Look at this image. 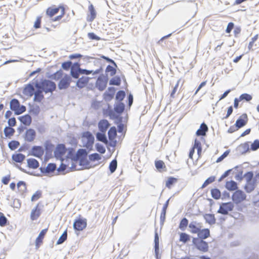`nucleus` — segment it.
I'll list each match as a JSON object with an SVG mask.
<instances>
[{
	"instance_id": "f257e3e1",
	"label": "nucleus",
	"mask_w": 259,
	"mask_h": 259,
	"mask_svg": "<svg viewBox=\"0 0 259 259\" xmlns=\"http://www.w3.org/2000/svg\"><path fill=\"white\" fill-rule=\"evenodd\" d=\"M36 89H40L42 92L46 94L52 93L56 89V83L48 79H43L40 82L36 81L34 84Z\"/></svg>"
},
{
	"instance_id": "f03ea898",
	"label": "nucleus",
	"mask_w": 259,
	"mask_h": 259,
	"mask_svg": "<svg viewBox=\"0 0 259 259\" xmlns=\"http://www.w3.org/2000/svg\"><path fill=\"white\" fill-rule=\"evenodd\" d=\"M10 107L11 110L14 111L15 115H20L24 113L26 108L24 105H21L18 100L13 99L10 103Z\"/></svg>"
},
{
	"instance_id": "7ed1b4c3",
	"label": "nucleus",
	"mask_w": 259,
	"mask_h": 259,
	"mask_svg": "<svg viewBox=\"0 0 259 259\" xmlns=\"http://www.w3.org/2000/svg\"><path fill=\"white\" fill-rule=\"evenodd\" d=\"M108 81V77L107 75L102 74L98 77L95 87L100 91H103L106 89Z\"/></svg>"
},
{
	"instance_id": "20e7f679",
	"label": "nucleus",
	"mask_w": 259,
	"mask_h": 259,
	"mask_svg": "<svg viewBox=\"0 0 259 259\" xmlns=\"http://www.w3.org/2000/svg\"><path fill=\"white\" fill-rule=\"evenodd\" d=\"M192 243L196 246L197 249L204 252L208 251V243L203 240L196 238H193Z\"/></svg>"
},
{
	"instance_id": "39448f33",
	"label": "nucleus",
	"mask_w": 259,
	"mask_h": 259,
	"mask_svg": "<svg viewBox=\"0 0 259 259\" xmlns=\"http://www.w3.org/2000/svg\"><path fill=\"white\" fill-rule=\"evenodd\" d=\"M71 77L68 74H65L59 81L58 87L59 90H66L70 86Z\"/></svg>"
},
{
	"instance_id": "423d86ee",
	"label": "nucleus",
	"mask_w": 259,
	"mask_h": 259,
	"mask_svg": "<svg viewBox=\"0 0 259 259\" xmlns=\"http://www.w3.org/2000/svg\"><path fill=\"white\" fill-rule=\"evenodd\" d=\"M82 138L87 140L84 146L88 149H92L95 141L93 134L89 131L84 132L82 134Z\"/></svg>"
},
{
	"instance_id": "0eeeda50",
	"label": "nucleus",
	"mask_w": 259,
	"mask_h": 259,
	"mask_svg": "<svg viewBox=\"0 0 259 259\" xmlns=\"http://www.w3.org/2000/svg\"><path fill=\"white\" fill-rule=\"evenodd\" d=\"M234 207L233 203L231 202L222 203L220 206L218 213H221L224 215H227L229 211H232Z\"/></svg>"
},
{
	"instance_id": "6e6552de",
	"label": "nucleus",
	"mask_w": 259,
	"mask_h": 259,
	"mask_svg": "<svg viewBox=\"0 0 259 259\" xmlns=\"http://www.w3.org/2000/svg\"><path fill=\"white\" fill-rule=\"evenodd\" d=\"M246 199L245 194L241 190H236L232 195V199L236 204H238Z\"/></svg>"
},
{
	"instance_id": "1a4fd4ad",
	"label": "nucleus",
	"mask_w": 259,
	"mask_h": 259,
	"mask_svg": "<svg viewBox=\"0 0 259 259\" xmlns=\"http://www.w3.org/2000/svg\"><path fill=\"white\" fill-rule=\"evenodd\" d=\"M87 225V223L86 219H79L75 220V221L73 223V226L75 230L80 231L83 230L84 228H85Z\"/></svg>"
},
{
	"instance_id": "9d476101",
	"label": "nucleus",
	"mask_w": 259,
	"mask_h": 259,
	"mask_svg": "<svg viewBox=\"0 0 259 259\" xmlns=\"http://www.w3.org/2000/svg\"><path fill=\"white\" fill-rule=\"evenodd\" d=\"M189 231L192 234H197L202 228L201 224L196 221H192L188 225Z\"/></svg>"
},
{
	"instance_id": "9b49d317",
	"label": "nucleus",
	"mask_w": 259,
	"mask_h": 259,
	"mask_svg": "<svg viewBox=\"0 0 259 259\" xmlns=\"http://www.w3.org/2000/svg\"><path fill=\"white\" fill-rule=\"evenodd\" d=\"M258 179H259V174H257L255 175V177L254 178V180H252V181H248L246 182V184L244 187V189L247 193H250L254 189L255 187V184Z\"/></svg>"
},
{
	"instance_id": "f8f14e48",
	"label": "nucleus",
	"mask_w": 259,
	"mask_h": 259,
	"mask_svg": "<svg viewBox=\"0 0 259 259\" xmlns=\"http://www.w3.org/2000/svg\"><path fill=\"white\" fill-rule=\"evenodd\" d=\"M117 135V130L115 126H112L110 127L109 130L108 132V135L109 140L111 141V143L110 144V146L112 147H115L116 144V141H114Z\"/></svg>"
},
{
	"instance_id": "ddd939ff",
	"label": "nucleus",
	"mask_w": 259,
	"mask_h": 259,
	"mask_svg": "<svg viewBox=\"0 0 259 259\" xmlns=\"http://www.w3.org/2000/svg\"><path fill=\"white\" fill-rule=\"evenodd\" d=\"M248 117L246 113L242 114L236 120L235 125L237 128H240L245 126L247 123Z\"/></svg>"
},
{
	"instance_id": "4468645a",
	"label": "nucleus",
	"mask_w": 259,
	"mask_h": 259,
	"mask_svg": "<svg viewBox=\"0 0 259 259\" xmlns=\"http://www.w3.org/2000/svg\"><path fill=\"white\" fill-rule=\"evenodd\" d=\"M88 152L84 149H79L76 153L72 157L71 160L73 162H77V160L80 158L87 157Z\"/></svg>"
},
{
	"instance_id": "2eb2a0df",
	"label": "nucleus",
	"mask_w": 259,
	"mask_h": 259,
	"mask_svg": "<svg viewBox=\"0 0 259 259\" xmlns=\"http://www.w3.org/2000/svg\"><path fill=\"white\" fill-rule=\"evenodd\" d=\"M44 153V150L41 146H34L32 147L30 154L37 158H40Z\"/></svg>"
},
{
	"instance_id": "dca6fc26",
	"label": "nucleus",
	"mask_w": 259,
	"mask_h": 259,
	"mask_svg": "<svg viewBox=\"0 0 259 259\" xmlns=\"http://www.w3.org/2000/svg\"><path fill=\"white\" fill-rule=\"evenodd\" d=\"M80 65L78 63H74L71 68L70 74L74 78H78L80 73Z\"/></svg>"
},
{
	"instance_id": "f3484780",
	"label": "nucleus",
	"mask_w": 259,
	"mask_h": 259,
	"mask_svg": "<svg viewBox=\"0 0 259 259\" xmlns=\"http://www.w3.org/2000/svg\"><path fill=\"white\" fill-rule=\"evenodd\" d=\"M36 137L35 131L32 128H29L26 131L25 135V140L28 142H32Z\"/></svg>"
},
{
	"instance_id": "a211bd4d",
	"label": "nucleus",
	"mask_w": 259,
	"mask_h": 259,
	"mask_svg": "<svg viewBox=\"0 0 259 259\" xmlns=\"http://www.w3.org/2000/svg\"><path fill=\"white\" fill-rule=\"evenodd\" d=\"M98 126L100 132H106L110 126V124L107 119H102L99 121Z\"/></svg>"
},
{
	"instance_id": "6ab92c4d",
	"label": "nucleus",
	"mask_w": 259,
	"mask_h": 259,
	"mask_svg": "<svg viewBox=\"0 0 259 259\" xmlns=\"http://www.w3.org/2000/svg\"><path fill=\"white\" fill-rule=\"evenodd\" d=\"M66 151V148L64 144H59L54 151L55 156L56 157H61L65 154Z\"/></svg>"
},
{
	"instance_id": "aec40b11",
	"label": "nucleus",
	"mask_w": 259,
	"mask_h": 259,
	"mask_svg": "<svg viewBox=\"0 0 259 259\" xmlns=\"http://www.w3.org/2000/svg\"><path fill=\"white\" fill-rule=\"evenodd\" d=\"M48 231V228L42 230L39 233L38 237L35 240V246L36 248H38L40 244L42 242V240Z\"/></svg>"
},
{
	"instance_id": "412c9836",
	"label": "nucleus",
	"mask_w": 259,
	"mask_h": 259,
	"mask_svg": "<svg viewBox=\"0 0 259 259\" xmlns=\"http://www.w3.org/2000/svg\"><path fill=\"white\" fill-rule=\"evenodd\" d=\"M90 78L87 76H82L77 80L76 85L79 89L84 88L89 82Z\"/></svg>"
},
{
	"instance_id": "4be33fe9",
	"label": "nucleus",
	"mask_w": 259,
	"mask_h": 259,
	"mask_svg": "<svg viewBox=\"0 0 259 259\" xmlns=\"http://www.w3.org/2000/svg\"><path fill=\"white\" fill-rule=\"evenodd\" d=\"M102 71H103V68L101 66L99 69L96 70L95 71L87 70L85 69H82V68H80V74L89 75V74L92 73L93 75H96V74H98L102 72Z\"/></svg>"
},
{
	"instance_id": "5701e85b",
	"label": "nucleus",
	"mask_w": 259,
	"mask_h": 259,
	"mask_svg": "<svg viewBox=\"0 0 259 259\" xmlns=\"http://www.w3.org/2000/svg\"><path fill=\"white\" fill-rule=\"evenodd\" d=\"M198 238L200 239H205L210 236V231L208 229H200L199 232L197 234Z\"/></svg>"
},
{
	"instance_id": "b1692460",
	"label": "nucleus",
	"mask_w": 259,
	"mask_h": 259,
	"mask_svg": "<svg viewBox=\"0 0 259 259\" xmlns=\"http://www.w3.org/2000/svg\"><path fill=\"white\" fill-rule=\"evenodd\" d=\"M34 93V89L33 84H28L24 89L23 93L27 96L31 97Z\"/></svg>"
},
{
	"instance_id": "393cba45",
	"label": "nucleus",
	"mask_w": 259,
	"mask_h": 259,
	"mask_svg": "<svg viewBox=\"0 0 259 259\" xmlns=\"http://www.w3.org/2000/svg\"><path fill=\"white\" fill-rule=\"evenodd\" d=\"M208 131L207 125L203 122L201 124L200 128L196 131V135L197 136H204Z\"/></svg>"
},
{
	"instance_id": "a878e982",
	"label": "nucleus",
	"mask_w": 259,
	"mask_h": 259,
	"mask_svg": "<svg viewBox=\"0 0 259 259\" xmlns=\"http://www.w3.org/2000/svg\"><path fill=\"white\" fill-rule=\"evenodd\" d=\"M89 13L88 21L92 22L96 16V12L94 9V6L92 4H90L89 6Z\"/></svg>"
},
{
	"instance_id": "bb28decb",
	"label": "nucleus",
	"mask_w": 259,
	"mask_h": 259,
	"mask_svg": "<svg viewBox=\"0 0 259 259\" xmlns=\"http://www.w3.org/2000/svg\"><path fill=\"white\" fill-rule=\"evenodd\" d=\"M225 187L230 191L236 190L238 188L237 183L233 180L227 181L225 184Z\"/></svg>"
},
{
	"instance_id": "cd10ccee",
	"label": "nucleus",
	"mask_w": 259,
	"mask_h": 259,
	"mask_svg": "<svg viewBox=\"0 0 259 259\" xmlns=\"http://www.w3.org/2000/svg\"><path fill=\"white\" fill-rule=\"evenodd\" d=\"M236 150L241 154H245L249 150V144L247 143L241 144L237 147Z\"/></svg>"
},
{
	"instance_id": "c85d7f7f",
	"label": "nucleus",
	"mask_w": 259,
	"mask_h": 259,
	"mask_svg": "<svg viewBox=\"0 0 259 259\" xmlns=\"http://www.w3.org/2000/svg\"><path fill=\"white\" fill-rule=\"evenodd\" d=\"M40 214V208H39V205L37 204L34 209H33L31 212V219L33 221L36 220Z\"/></svg>"
},
{
	"instance_id": "c756f323",
	"label": "nucleus",
	"mask_w": 259,
	"mask_h": 259,
	"mask_svg": "<svg viewBox=\"0 0 259 259\" xmlns=\"http://www.w3.org/2000/svg\"><path fill=\"white\" fill-rule=\"evenodd\" d=\"M18 119L25 125H29L32 121L31 117L29 114L20 116L18 117Z\"/></svg>"
},
{
	"instance_id": "7c9ffc66",
	"label": "nucleus",
	"mask_w": 259,
	"mask_h": 259,
	"mask_svg": "<svg viewBox=\"0 0 259 259\" xmlns=\"http://www.w3.org/2000/svg\"><path fill=\"white\" fill-rule=\"evenodd\" d=\"M42 92L40 89H36V91L34 93L33 100L35 102H40L44 98V96L42 94Z\"/></svg>"
},
{
	"instance_id": "2f4dec72",
	"label": "nucleus",
	"mask_w": 259,
	"mask_h": 259,
	"mask_svg": "<svg viewBox=\"0 0 259 259\" xmlns=\"http://www.w3.org/2000/svg\"><path fill=\"white\" fill-rule=\"evenodd\" d=\"M125 105L122 102H118L114 105V110L115 113L121 114L124 110Z\"/></svg>"
},
{
	"instance_id": "473e14b6",
	"label": "nucleus",
	"mask_w": 259,
	"mask_h": 259,
	"mask_svg": "<svg viewBox=\"0 0 259 259\" xmlns=\"http://www.w3.org/2000/svg\"><path fill=\"white\" fill-rule=\"evenodd\" d=\"M96 137L98 141L102 142L105 144L108 142L106 132H97L96 134Z\"/></svg>"
},
{
	"instance_id": "72a5a7b5",
	"label": "nucleus",
	"mask_w": 259,
	"mask_h": 259,
	"mask_svg": "<svg viewBox=\"0 0 259 259\" xmlns=\"http://www.w3.org/2000/svg\"><path fill=\"white\" fill-rule=\"evenodd\" d=\"M27 161L28 166L29 168L36 169L39 167V162L36 159L34 158H29Z\"/></svg>"
},
{
	"instance_id": "f704fd0d",
	"label": "nucleus",
	"mask_w": 259,
	"mask_h": 259,
	"mask_svg": "<svg viewBox=\"0 0 259 259\" xmlns=\"http://www.w3.org/2000/svg\"><path fill=\"white\" fill-rule=\"evenodd\" d=\"M154 250L155 256L157 259L158 258V253H159V237L157 232L155 233L154 236Z\"/></svg>"
},
{
	"instance_id": "c9c22d12",
	"label": "nucleus",
	"mask_w": 259,
	"mask_h": 259,
	"mask_svg": "<svg viewBox=\"0 0 259 259\" xmlns=\"http://www.w3.org/2000/svg\"><path fill=\"white\" fill-rule=\"evenodd\" d=\"M62 6L55 8H49L47 10V14L50 17H52L58 13L60 9L62 10Z\"/></svg>"
},
{
	"instance_id": "e433bc0d",
	"label": "nucleus",
	"mask_w": 259,
	"mask_h": 259,
	"mask_svg": "<svg viewBox=\"0 0 259 259\" xmlns=\"http://www.w3.org/2000/svg\"><path fill=\"white\" fill-rule=\"evenodd\" d=\"M12 158L14 161L18 163H21L24 160L25 156L22 153H17L13 154Z\"/></svg>"
},
{
	"instance_id": "4c0bfd02",
	"label": "nucleus",
	"mask_w": 259,
	"mask_h": 259,
	"mask_svg": "<svg viewBox=\"0 0 259 259\" xmlns=\"http://www.w3.org/2000/svg\"><path fill=\"white\" fill-rule=\"evenodd\" d=\"M4 132L6 137L10 138L14 134L15 130L11 126H6L4 130Z\"/></svg>"
},
{
	"instance_id": "58836bf2",
	"label": "nucleus",
	"mask_w": 259,
	"mask_h": 259,
	"mask_svg": "<svg viewBox=\"0 0 259 259\" xmlns=\"http://www.w3.org/2000/svg\"><path fill=\"white\" fill-rule=\"evenodd\" d=\"M204 218L206 222L210 225H213L215 223V219L213 214H206Z\"/></svg>"
},
{
	"instance_id": "ea45409f",
	"label": "nucleus",
	"mask_w": 259,
	"mask_h": 259,
	"mask_svg": "<svg viewBox=\"0 0 259 259\" xmlns=\"http://www.w3.org/2000/svg\"><path fill=\"white\" fill-rule=\"evenodd\" d=\"M77 162H79L80 166H83L85 168H89L90 167V162L88 160L87 157L78 159Z\"/></svg>"
},
{
	"instance_id": "a19ab883",
	"label": "nucleus",
	"mask_w": 259,
	"mask_h": 259,
	"mask_svg": "<svg viewBox=\"0 0 259 259\" xmlns=\"http://www.w3.org/2000/svg\"><path fill=\"white\" fill-rule=\"evenodd\" d=\"M211 195L213 198L218 200L221 197V193L219 189L214 188L211 190Z\"/></svg>"
},
{
	"instance_id": "79ce46f5",
	"label": "nucleus",
	"mask_w": 259,
	"mask_h": 259,
	"mask_svg": "<svg viewBox=\"0 0 259 259\" xmlns=\"http://www.w3.org/2000/svg\"><path fill=\"white\" fill-rule=\"evenodd\" d=\"M189 221L186 218H183L179 224V228L182 231H185L187 228V227L189 225V224H188Z\"/></svg>"
},
{
	"instance_id": "37998d69",
	"label": "nucleus",
	"mask_w": 259,
	"mask_h": 259,
	"mask_svg": "<svg viewBox=\"0 0 259 259\" xmlns=\"http://www.w3.org/2000/svg\"><path fill=\"white\" fill-rule=\"evenodd\" d=\"M191 236L186 233H181L180 234V241L186 243L190 240Z\"/></svg>"
},
{
	"instance_id": "c03bdc74",
	"label": "nucleus",
	"mask_w": 259,
	"mask_h": 259,
	"mask_svg": "<svg viewBox=\"0 0 259 259\" xmlns=\"http://www.w3.org/2000/svg\"><path fill=\"white\" fill-rule=\"evenodd\" d=\"M121 83V78L118 76H115L112 77L109 80V84L110 85H119Z\"/></svg>"
},
{
	"instance_id": "a18cd8bd",
	"label": "nucleus",
	"mask_w": 259,
	"mask_h": 259,
	"mask_svg": "<svg viewBox=\"0 0 259 259\" xmlns=\"http://www.w3.org/2000/svg\"><path fill=\"white\" fill-rule=\"evenodd\" d=\"M125 97V93L123 90H120L117 92L115 96V99L119 101V102H121Z\"/></svg>"
},
{
	"instance_id": "49530a36",
	"label": "nucleus",
	"mask_w": 259,
	"mask_h": 259,
	"mask_svg": "<svg viewBox=\"0 0 259 259\" xmlns=\"http://www.w3.org/2000/svg\"><path fill=\"white\" fill-rule=\"evenodd\" d=\"M17 186L19 191L22 193H23L26 190V183L24 181H19Z\"/></svg>"
},
{
	"instance_id": "de8ad7c7",
	"label": "nucleus",
	"mask_w": 259,
	"mask_h": 259,
	"mask_svg": "<svg viewBox=\"0 0 259 259\" xmlns=\"http://www.w3.org/2000/svg\"><path fill=\"white\" fill-rule=\"evenodd\" d=\"M20 145V143L15 140H13L10 142L8 144V147L11 150L16 149Z\"/></svg>"
},
{
	"instance_id": "09e8293b",
	"label": "nucleus",
	"mask_w": 259,
	"mask_h": 259,
	"mask_svg": "<svg viewBox=\"0 0 259 259\" xmlns=\"http://www.w3.org/2000/svg\"><path fill=\"white\" fill-rule=\"evenodd\" d=\"M177 179L174 178V177H169L168 178L166 182V186L168 188H170L171 187L176 183L177 182Z\"/></svg>"
},
{
	"instance_id": "8fccbe9b",
	"label": "nucleus",
	"mask_w": 259,
	"mask_h": 259,
	"mask_svg": "<svg viewBox=\"0 0 259 259\" xmlns=\"http://www.w3.org/2000/svg\"><path fill=\"white\" fill-rule=\"evenodd\" d=\"M117 162L116 159H113L109 164V168L111 174L113 173L116 169Z\"/></svg>"
},
{
	"instance_id": "3c124183",
	"label": "nucleus",
	"mask_w": 259,
	"mask_h": 259,
	"mask_svg": "<svg viewBox=\"0 0 259 259\" xmlns=\"http://www.w3.org/2000/svg\"><path fill=\"white\" fill-rule=\"evenodd\" d=\"M63 76V71L60 69L59 71H57L56 72L52 74L51 76V78L53 79L58 80L59 79H61Z\"/></svg>"
},
{
	"instance_id": "603ef678",
	"label": "nucleus",
	"mask_w": 259,
	"mask_h": 259,
	"mask_svg": "<svg viewBox=\"0 0 259 259\" xmlns=\"http://www.w3.org/2000/svg\"><path fill=\"white\" fill-rule=\"evenodd\" d=\"M67 231H65L63 232V233L62 234V235L59 237L56 244L57 245L62 244L67 239Z\"/></svg>"
},
{
	"instance_id": "864d4df0",
	"label": "nucleus",
	"mask_w": 259,
	"mask_h": 259,
	"mask_svg": "<svg viewBox=\"0 0 259 259\" xmlns=\"http://www.w3.org/2000/svg\"><path fill=\"white\" fill-rule=\"evenodd\" d=\"M214 181H215V177L214 176H211V177H209L205 181V182H204V183L203 184V185L201 186V188H204L206 187L207 185L212 183Z\"/></svg>"
},
{
	"instance_id": "5fc2aeb1",
	"label": "nucleus",
	"mask_w": 259,
	"mask_h": 259,
	"mask_svg": "<svg viewBox=\"0 0 259 259\" xmlns=\"http://www.w3.org/2000/svg\"><path fill=\"white\" fill-rule=\"evenodd\" d=\"M106 72L109 73L110 75L112 76L116 74V70L113 66L109 65L106 67Z\"/></svg>"
},
{
	"instance_id": "6e6d98bb",
	"label": "nucleus",
	"mask_w": 259,
	"mask_h": 259,
	"mask_svg": "<svg viewBox=\"0 0 259 259\" xmlns=\"http://www.w3.org/2000/svg\"><path fill=\"white\" fill-rule=\"evenodd\" d=\"M89 159L92 161L99 160L101 159L100 155L97 153L90 154L89 156Z\"/></svg>"
},
{
	"instance_id": "4d7b16f0",
	"label": "nucleus",
	"mask_w": 259,
	"mask_h": 259,
	"mask_svg": "<svg viewBox=\"0 0 259 259\" xmlns=\"http://www.w3.org/2000/svg\"><path fill=\"white\" fill-rule=\"evenodd\" d=\"M56 169V165L54 163H49L47 166V174H50L54 172Z\"/></svg>"
},
{
	"instance_id": "13d9d810",
	"label": "nucleus",
	"mask_w": 259,
	"mask_h": 259,
	"mask_svg": "<svg viewBox=\"0 0 259 259\" xmlns=\"http://www.w3.org/2000/svg\"><path fill=\"white\" fill-rule=\"evenodd\" d=\"M8 220L5 215L0 212V226L2 227L5 226L7 225Z\"/></svg>"
},
{
	"instance_id": "bf43d9fd",
	"label": "nucleus",
	"mask_w": 259,
	"mask_h": 259,
	"mask_svg": "<svg viewBox=\"0 0 259 259\" xmlns=\"http://www.w3.org/2000/svg\"><path fill=\"white\" fill-rule=\"evenodd\" d=\"M240 100H245L247 102L250 101L252 99V96L248 94L244 93L241 94L240 97Z\"/></svg>"
},
{
	"instance_id": "052dcab7",
	"label": "nucleus",
	"mask_w": 259,
	"mask_h": 259,
	"mask_svg": "<svg viewBox=\"0 0 259 259\" xmlns=\"http://www.w3.org/2000/svg\"><path fill=\"white\" fill-rule=\"evenodd\" d=\"M95 147H96V149L98 152H99L101 154L105 153L106 150L103 145H102L100 143H97L95 145Z\"/></svg>"
},
{
	"instance_id": "680f3d73",
	"label": "nucleus",
	"mask_w": 259,
	"mask_h": 259,
	"mask_svg": "<svg viewBox=\"0 0 259 259\" xmlns=\"http://www.w3.org/2000/svg\"><path fill=\"white\" fill-rule=\"evenodd\" d=\"M72 62L70 61L64 62L62 64V67L65 70H68L72 67Z\"/></svg>"
},
{
	"instance_id": "e2e57ef3",
	"label": "nucleus",
	"mask_w": 259,
	"mask_h": 259,
	"mask_svg": "<svg viewBox=\"0 0 259 259\" xmlns=\"http://www.w3.org/2000/svg\"><path fill=\"white\" fill-rule=\"evenodd\" d=\"M244 177L246 180V182L248 181H252L254 180L253 173L252 171H248L246 172L244 175Z\"/></svg>"
},
{
	"instance_id": "0e129e2a",
	"label": "nucleus",
	"mask_w": 259,
	"mask_h": 259,
	"mask_svg": "<svg viewBox=\"0 0 259 259\" xmlns=\"http://www.w3.org/2000/svg\"><path fill=\"white\" fill-rule=\"evenodd\" d=\"M251 149L252 151H255L259 148V140H255L251 145Z\"/></svg>"
},
{
	"instance_id": "69168bd1",
	"label": "nucleus",
	"mask_w": 259,
	"mask_h": 259,
	"mask_svg": "<svg viewBox=\"0 0 259 259\" xmlns=\"http://www.w3.org/2000/svg\"><path fill=\"white\" fill-rule=\"evenodd\" d=\"M41 196V192L40 191H37L31 197V201H33L38 199Z\"/></svg>"
},
{
	"instance_id": "338daca9",
	"label": "nucleus",
	"mask_w": 259,
	"mask_h": 259,
	"mask_svg": "<svg viewBox=\"0 0 259 259\" xmlns=\"http://www.w3.org/2000/svg\"><path fill=\"white\" fill-rule=\"evenodd\" d=\"M103 96L104 99L107 102L110 101L114 97L113 96H112V95L109 94L108 92H105L104 93Z\"/></svg>"
},
{
	"instance_id": "774afa93",
	"label": "nucleus",
	"mask_w": 259,
	"mask_h": 259,
	"mask_svg": "<svg viewBox=\"0 0 259 259\" xmlns=\"http://www.w3.org/2000/svg\"><path fill=\"white\" fill-rule=\"evenodd\" d=\"M88 36L90 39L99 40L100 39V37L97 36L93 32H90L88 34Z\"/></svg>"
}]
</instances>
